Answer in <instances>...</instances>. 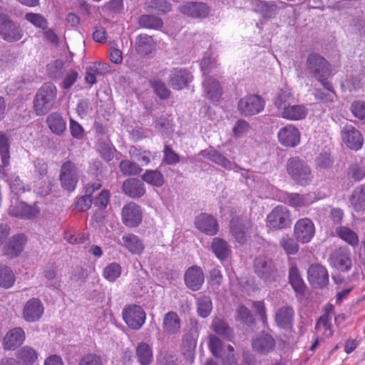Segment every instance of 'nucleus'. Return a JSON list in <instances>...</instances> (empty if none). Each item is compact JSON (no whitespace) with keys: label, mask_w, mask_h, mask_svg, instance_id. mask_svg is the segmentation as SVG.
Segmentation results:
<instances>
[{"label":"nucleus","mask_w":365,"mask_h":365,"mask_svg":"<svg viewBox=\"0 0 365 365\" xmlns=\"http://www.w3.org/2000/svg\"><path fill=\"white\" fill-rule=\"evenodd\" d=\"M306 66L309 73L317 79L325 89H331V83L327 81L331 76V68L327 59L318 53H310L307 56Z\"/></svg>","instance_id":"1"},{"label":"nucleus","mask_w":365,"mask_h":365,"mask_svg":"<svg viewBox=\"0 0 365 365\" xmlns=\"http://www.w3.org/2000/svg\"><path fill=\"white\" fill-rule=\"evenodd\" d=\"M57 88L51 83H44L36 93L34 100V110L37 115L47 113L53 106Z\"/></svg>","instance_id":"2"},{"label":"nucleus","mask_w":365,"mask_h":365,"mask_svg":"<svg viewBox=\"0 0 365 365\" xmlns=\"http://www.w3.org/2000/svg\"><path fill=\"white\" fill-rule=\"evenodd\" d=\"M287 171L297 184L306 186L312 179L309 166L299 158H291L287 162Z\"/></svg>","instance_id":"3"},{"label":"nucleus","mask_w":365,"mask_h":365,"mask_svg":"<svg viewBox=\"0 0 365 365\" xmlns=\"http://www.w3.org/2000/svg\"><path fill=\"white\" fill-rule=\"evenodd\" d=\"M255 274L265 283L277 281V269L273 260L267 256H259L254 261Z\"/></svg>","instance_id":"4"},{"label":"nucleus","mask_w":365,"mask_h":365,"mask_svg":"<svg viewBox=\"0 0 365 365\" xmlns=\"http://www.w3.org/2000/svg\"><path fill=\"white\" fill-rule=\"evenodd\" d=\"M252 222L245 215L234 216L230 223V232L235 240L240 245L250 239Z\"/></svg>","instance_id":"5"},{"label":"nucleus","mask_w":365,"mask_h":365,"mask_svg":"<svg viewBox=\"0 0 365 365\" xmlns=\"http://www.w3.org/2000/svg\"><path fill=\"white\" fill-rule=\"evenodd\" d=\"M267 226L270 229L282 230L292 225L291 213L289 209L283 205L275 207L267 216Z\"/></svg>","instance_id":"6"},{"label":"nucleus","mask_w":365,"mask_h":365,"mask_svg":"<svg viewBox=\"0 0 365 365\" xmlns=\"http://www.w3.org/2000/svg\"><path fill=\"white\" fill-rule=\"evenodd\" d=\"M316 228L313 221L308 217L299 219L293 227V237L297 242L307 244L312 241L315 235Z\"/></svg>","instance_id":"7"},{"label":"nucleus","mask_w":365,"mask_h":365,"mask_svg":"<svg viewBox=\"0 0 365 365\" xmlns=\"http://www.w3.org/2000/svg\"><path fill=\"white\" fill-rule=\"evenodd\" d=\"M59 179L63 188L68 191H73L78 182V170L76 165L70 160L63 163L61 168Z\"/></svg>","instance_id":"8"},{"label":"nucleus","mask_w":365,"mask_h":365,"mask_svg":"<svg viewBox=\"0 0 365 365\" xmlns=\"http://www.w3.org/2000/svg\"><path fill=\"white\" fill-rule=\"evenodd\" d=\"M264 101L257 95H248L242 98L237 104L239 112L250 116L260 113L264 108Z\"/></svg>","instance_id":"9"},{"label":"nucleus","mask_w":365,"mask_h":365,"mask_svg":"<svg viewBox=\"0 0 365 365\" xmlns=\"http://www.w3.org/2000/svg\"><path fill=\"white\" fill-rule=\"evenodd\" d=\"M123 318L130 328L138 330L144 324L146 314L141 307L132 304L123 309Z\"/></svg>","instance_id":"10"},{"label":"nucleus","mask_w":365,"mask_h":365,"mask_svg":"<svg viewBox=\"0 0 365 365\" xmlns=\"http://www.w3.org/2000/svg\"><path fill=\"white\" fill-rule=\"evenodd\" d=\"M44 313V307L42 302L38 298L28 300L22 310V317L27 322H36L40 320Z\"/></svg>","instance_id":"11"},{"label":"nucleus","mask_w":365,"mask_h":365,"mask_svg":"<svg viewBox=\"0 0 365 365\" xmlns=\"http://www.w3.org/2000/svg\"><path fill=\"white\" fill-rule=\"evenodd\" d=\"M300 132L294 125L288 124L281 128L277 133L278 140L284 147L294 148L300 143Z\"/></svg>","instance_id":"12"},{"label":"nucleus","mask_w":365,"mask_h":365,"mask_svg":"<svg viewBox=\"0 0 365 365\" xmlns=\"http://www.w3.org/2000/svg\"><path fill=\"white\" fill-rule=\"evenodd\" d=\"M184 282L190 290H200L205 282V274L202 268L197 265L188 267L184 274Z\"/></svg>","instance_id":"13"},{"label":"nucleus","mask_w":365,"mask_h":365,"mask_svg":"<svg viewBox=\"0 0 365 365\" xmlns=\"http://www.w3.org/2000/svg\"><path fill=\"white\" fill-rule=\"evenodd\" d=\"M308 279L314 288H323L329 282V274L327 269L319 264H312L307 271Z\"/></svg>","instance_id":"14"},{"label":"nucleus","mask_w":365,"mask_h":365,"mask_svg":"<svg viewBox=\"0 0 365 365\" xmlns=\"http://www.w3.org/2000/svg\"><path fill=\"white\" fill-rule=\"evenodd\" d=\"M123 222L129 227H135L142 221L140 207L135 202H130L123 206L121 212Z\"/></svg>","instance_id":"15"},{"label":"nucleus","mask_w":365,"mask_h":365,"mask_svg":"<svg viewBox=\"0 0 365 365\" xmlns=\"http://www.w3.org/2000/svg\"><path fill=\"white\" fill-rule=\"evenodd\" d=\"M341 138L344 143L351 150H359L363 145V138L360 132L351 125L343 127Z\"/></svg>","instance_id":"16"},{"label":"nucleus","mask_w":365,"mask_h":365,"mask_svg":"<svg viewBox=\"0 0 365 365\" xmlns=\"http://www.w3.org/2000/svg\"><path fill=\"white\" fill-rule=\"evenodd\" d=\"M180 11L187 16L195 19L206 18L210 9L204 2H187L179 7Z\"/></svg>","instance_id":"17"},{"label":"nucleus","mask_w":365,"mask_h":365,"mask_svg":"<svg viewBox=\"0 0 365 365\" xmlns=\"http://www.w3.org/2000/svg\"><path fill=\"white\" fill-rule=\"evenodd\" d=\"M0 34L8 42H15L23 36L20 26L12 21L5 19L0 25Z\"/></svg>","instance_id":"18"},{"label":"nucleus","mask_w":365,"mask_h":365,"mask_svg":"<svg viewBox=\"0 0 365 365\" xmlns=\"http://www.w3.org/2000/svg\"><path fill=\"white\" fill-rule=\"evenodd\" d=\"M26 237L24 235H15L12 236L4 245V255L10 259L19 256L24 248Z\"/></svg>","instance_id":"19"},{"label":"nucleus","mask_w":365,"mask_h":365,"mask_svg":"<svg viewBox=\"0 0 365 365\" xmlns=\"http://www.w3.org/2000/svg\"><path fill=\"white\" fill-rule=\"evenodd\" d=\"M25 332L21 327L9 330L4 337L3 346L6 350H15L25 341Z\"/></svg>","instance_id":"20"},{"label":"nucleus","mask_w":365,"mask_h":365,"mask_svg":"<svg viewBox=\"0 0 365 365\" xmlns=\"http://www.w3.org/2000/svg\"><path fill=\"white\" fill-rule=\"evenodd\" d=\"M39 212L36 206L29 205L23 202L11 205L8 210L9 215L21 219H31L35 217Z\"/></svg>","instance_id":"21"},{"label":"nucleus","mask_w":365,"mask_h":365,"mask_svg":"<svg viewBox=\"0 0 365 365\" xmlns=\"http://www.w3.org/2000/svg\"><path fill=\"white\" fill-rule=\"evenodd\" d=\"M195 225L200 231L208 235H215L218 231V224L215 218L206 213L196 217Z\"/></svg>","instance_id":"22"},{"label":"nucleus","mask_w":365,"mask_h":365,"mask_svg":"<svg viewBox=\"0 0 365 365\" xmlns=\"http://www.w3.org/2000/svg\"><path fill=\"white\" fill-rule=\"evenodd\" d=\"M192 81L190 72L181 68L174 69L170 76V84L173 89L181 90Z\"/></svg>","instance_id":"23"},{"label":"nucleus","mask_w":365,"mask_h":365,"mask_svg":"<svg viewBox=\"0 0 365 365\" xmlns=\"http://www.w3.org/2000/svg\"><path fill=\"white\" fill-rule=\"evenodd\" d=\"M294 316V311L292 307L283 306L277 310L275 322L280 328L289 329L293 326Z\"/></svg>","instance_id":"24"},{"label":"nucleus","mask_w":365,"mask_h":365,"mask_svg":"<svg viewBox=\"0 0 365 365\" xmlns=\"http://www.w3.org/2000/svg\"><path fill=\"white\" fill-rule=\"evenodd\" d=\"M181 320L175 312H168L163 317V329L168 335H177L180 332Z\"/></svg>","instance_id":"25"},{"label":"nucleus","mask_w":365,"mask_h":365,"mask_svg":"<svg viewBox=\"0 0 365 365\" xmlns=\"http://www.w3.org/2000/svg\"><path fill=\"white\" fill-rule=\"evenodd\" d=\"M120 245L134 255L143 253L145 245L140 237L133 233H125L123 235Z\"/></svg>","instance_id":"26"},{"label":"nucleus","mask_w":365,"mask_h":365,"mask_svg":"<svg viewBox=\"0 0 365 365\" xmlns=\"http://www.w3.org/2000/svg\"><path fill=\"white\" fill-rule=\"evenodd\" d=\"M122 189L126 195L132 198L140 197L145 193L143 182L135 178H129L125 180Z\"/></svg>","instance_id":"27"},{"label":"nucleus","mask_w":365,"mask_h":365,"mask_svg":"<svg viewBox=\"0 0 365 365\" xmlns=\"http://www.w3.org/2000/svg\"><path fill=\"white\" fill-rule=\"evenodd\" d=\"M252 345L257 352L266 354L274 349L275 341L269 334H262L253 339Z\"/></svg>","instance_id":"28"},{"label":"nucleus","mask_w":365,"mask_h":365,"mask_svg":"<svg viewBox=\"0 0 365 365\" xmlns=\"http://www.w3.org/2000/svg\"><path fill=\"white\" fill-rule=\"evenodd\" d=\"M308 114V109L305 106L289 104L284 110L279 113V115L289 120H299L305 118Z\"/></svg>","instance_id":"29"},{"label":"nucleus","mask_w":365,"mask_h":365,"mask_svg":"<svg viewBox=\"0 0 365 365\" xmlns=\"http://www.w3.org/2000/svg\"><path fill=\"white\" fill-rule=\"evenodd\" d=\"M211 250L217 259L220 261L227 259L231 255V246L229 243L220 237L212 239Z\"/></svg>","instance_id":"30"},{"label":"nucleus","mask_w":365,"mask_h":365,"mask_svg":"<svg viewBox=\"0 0 365 365\" xmlns=\"http://www.w3.org/2000/svg\"><path fill=\"white\" fill-rule=\"evenodd\" d=\"M15 355L18 363L22 365H34L38 359L37 351L28 345L21 347Z\"/></svg>","instance_id":"31"},{"label":"nucleus","mask_w":365,"mask_h":365,"mask_svg":"<svg viewBox=\"0 0 365 365\" xmlns=\"http://www.w3.org/2000/svg\"><path fill=\"white\" fill-rule=\"evenodd\" d=\"M202 87L206 96L212 101L220 98L222 91L220 83L212 77H206L202 82Z\"/></svg>","instance_id":"32"},{"label":"nucleus","mask_w":365,"mask_h":365,"mask_svg":"<svg viewBox=\"0 0 365 365\" xmlns=\"http://www.w3.org/2000/svg\"><path fill=\"white\" fill-rule=\"evenodd\" d=\"M202 155L215 164L227 169L233 170L237 165L215 150H203Z\"/></svg>","instance_id":"33"},{"label":"nucleus","mask_w":365,"mask_h":365,"mask_svg":"<svg viewBox=\"0 0 365 365\" xmlns=\"http://www.w3.org/2000/svg\"><path fill=\"white\" fill-rule=\"evenodd\" d=\"M46 123L51 131L57 135H63L66 129V121L57 112L52 113L47 117Z\"/></svg>","instance_id":"34"},{"label":"nucleus","mask_w":365,"mask_h":365,"mask_svg":"<svg viewBox=\"0 0 365 365\" xmlns=\"http://www.w3.org/2000/svg\"><path fill=\"white\" fill-rule=\"evenodd\" d=\"M286 202L291 207L300 209L312 204L313 198L310 194L286 193Z\"/></svg>","instance_id":"35"},{"label":"nucleus","mask_w":365,"mask_h":365,"mask_svg":"<svg viewBox=\"0 0 365 365\" xmlns=\"http://www.w3.org/2000/svg\"><path fill=\"white\" fill-rule=\"evenodd\" d=\"M135 356L140 365H150L153 361L151 346L145 343H139L135 348Z\"/></svg>","instance_id":"36"},{"label":"nucleus","mask_w":365,"mask_h":365,"mask_svg":"<svg viewBox=\"0 0 365 365\" xmlns=\"http://www.w3.org/2000/svg\"><path fill=\"white\" fill-rule=\"evenodd\" d=\"M155 49V43L150 36L140 34L135 40V50L141 56H147Z\"/></svg>","instance_id":"37"},{"label":"nucleus","mask_w":365,"mask_h":365,"mask_svg":"<svg viewBox=\"0 0 365 365\" xmlns=\"http://www.w3.org/2000/svg\"><path fill=\"white\" fill-rule=\"evenodd\" d=\"M349 202L356 212L365 210V185L357 186L353 190Z\"/></svg>","instance_id":"38"},{"label":"nucleus","mask_w":365,"mask_h":365,"mask_svg":"<svg viewBox=\"0 0 365 365\" xmlns=\"http://www.w3.org/2000/svg\"><path fill=\"white\" fill-rule=\"evenodd\" d=\"M289 282L297 294L301 295L304 294L306 285L298 268L295 266L291 267L289 270Z\"/></svg>","instance_id":"39"},{"label":"nucleus","mask_w":365,"mask_h":365,"mask_svg":"<svg viewBox=\"0 0 365 365\" xmlns=\"http://www.w3.org/2000/svg\"><path fill=\"white\" fill-rule=\"evenodd\" d=\"M332 264L339 270L345 272L351 269L352 261L349 253L338 250L332 256Z\"/></svg>","instance_id":"40"},{"label":"nucleus","mask_w":365,"mask_h":365,"mask_svg":"<svg viewBox=\"0 0 365 365\" xmlns=\"http://www.w3.org/2000/svg\"><path fill=\"white\" fill-rule=\"evenodd\" d=\"M196 341L190 334H186L182 337L181 350L187 360L192 362L195 357Z\"/></svg>","instance_id":"41"},{"label":"nucleus","mask_w":365,"mask_h":365,"mask_svg":"<svg viewBox=\"0 0 365 365\" xmlns=\"http://www.w3.org/2000/svg\"><path fill=\"white\" fill-rule=\"evenodd\" d=\"M0 155L1 157L2 164L0 165V175L1 178L5 177V167L9 164V151L8 139L5 134L0 133Z\"/></svg>","instance_id":"42"},{"label":"nucleus","mask_w":365,"mask_h":365,"mask_svg":"<svg viewBox=\"0 0 365 365\" xmlns=\"http://www.w3.org/2000/svg\"><path fill=\"white\" fill-rule=\"evenodd\" d=\"M294 101V97L289 89H281L274 98V105L279 110H284L289 104Z\"/></svg>","instance_id":"43"},{"label":"nucleus","mask_w":365,"mask_h":365,"mask_svg":"<svg viewBox=\"0 0 365 365\" xmlns=\"http://www.w3.org/2000/svg\"><path fill=\"white\" fill-rule=\"evenodd\" d=\"M336 233L339 237L345 241L352 247L359 245V239L358 235L346 226H341L336 229Z\"/></svg>","instance_id":"44"},{"label":"nucleus","mask_w":365,"mask_h":365,"mask_svg":"<svg viewBox=\"0 0 365 365\" xmlns=\"http://www.w3.org/2000/svg\"><path fill=\"white\" fill-rule=\"evenodd\" d=\"M107 64H102L100 63H95L88 67L86 69L85 77L86 81L91 85L96 83V76L98 75H102L103 72L107 71Z\"/></svg>","instance_id":"45"},{"label":"nucleus","mask_w":365,"mask_h":365,"mask_svg":"<svg viewBox=\"0 0 365 365\" xmlns=\"http://www.w3.org/2000/svg\"><path fill=\"white\" fill-rule=\"evenodd\" d=\"M16 281L13 271L6 265L0 264V287L5 289L11 287Z\"/></svg>","instance_id":"46"},{"label":"nucleus","mask_w":365,"mask_h":365,"mask_svg":"<svg viewBox=\"0 0 365 365\" xmlns=\"http://www.w3.org/2000/svg\"><path fill=\"white\" fill-rule=\"evenodd\" d=\"M142 179L148 184L158 187L164 184V177L158 170H147L142 175Z\"/></svg>","instance_id":"47"},{"label":"nucleus","mask_w":365,"mask_h":365,"mask_svg":"<svg viewBox=\"0 0 365 365\" xmlns=\"http://www.w3.org/2000/svg\"><path fill=\"white\" fill-rule=\"evenodd\" d=\"M122 267L117 262H111L103 270V277L110 282H115L121 275Z\"/></svg>","instance_id":"48"},{"label":"nucleus","mask_w":365,"mask_h":365,"mask_svg":"<svg viewBox=\"0 0 365 365\" xmlns=\"http://www.w3.org/2000/svg\"><path fill=\"white\" fill-rule=\"evenodd\" d=\"M212 327L214 331L222 337L230 339L232 336V331L231 328L220 318H215L212 322Z\"/></svg>","instance_id":"49"},{"label":"nucleus","mask_w":365,"mask_h":365,"mask_svg":"<svg viewBox=\"0 0 365 365\" xmlns=\"http://www.w3.org/2000/svg\"><path fill=\"white\" fill-rule=\"evenodd\" d=\"M299 242L295 238H292L288 235L282 236L279 240V245L287 255H293L298 252L299 250Z\"/></svg>","instance_id":"50"},{"label":"nucleus","mask_w":365,"mask_h":365,"mask_svg":"<svg viewBox=\"0 0 365 365\" xmlns=\"http://www.w3.org/2000/svg\"><path fill=\"white\" fill-rule=\"evenodd\" d=\"M139 24L145 29H159L163 26V22L159 17L145 14L140 17Z\"/></svg>","instance_id":"51"},{"label":"nucleus","mask_w":365,"mask_h":365,"mask_svg":"<svg viewBox=\"0 0 365 365\" xmlns=\"http://www.w3.org/2000/svg\"><path fill=\"white\" fill-rule=\"evenodd\" d=\"M64 72V63L62 61L56 60L47 65L48 75L53 79L57 80L61 78Z\"/></svg>","instance_id":"52"},{"label":"nucleus","mask_w":365,"mask_h":365,"mask_svg":"<svg viewBox=\"0 0 365 365\" xmlns=\"http://www.w3.org/2000/svg\"><path fill=\"white\" fill-rule=\"evenodd\" d=\"M119 168L123 175H136L141 173L142 168L134 162L129 160H122L119 164Z\"/></svg>","instance_id":"53"},{"label":"nucleus","mask_w":365,"mask_h":365,"mask_svg":"<svg viewBox=\"0 0 365 365\" xmlns=\"http://www.w3.org/2000/svg\"><path fill=\"white\" fill-rule=\"evenodd\" d=\"M212 309L211 299L207 296H202L197 299V313L203 318L208 317Z\"/></svg>","instance_id":"54"},{"label":"nucleus","mask_w":365,"mask_h":365,"mask_svg":"<svg viewBox=\"0 0 365 365\" xmlns=\"http://www.w3.org/2000/svg\"><path fill=\"white\" fill-rule=\"evenodd\" d=\"M347 176L354 182H358L365 177V171L363 170L359 162H355L349 166Z\"/></svg>","instance_id":"55"},{"label":"nucleus","mask_w":365,"mask_h":365,"mask_svg":"<svg viewBox=\"0 0 365 365\" xmlns=\"http://www.w3.org/2000/svg\"><path fill=\"white\" fill-rule=\"evenodd\" d=\"M25 19L36 28L41 29L47 28V20L40 14L29 12L26 14Z\"/></svg>","instance_id":"56"},{"label":"nucleus","mask_w":365,"mask_h":365,"mask_svg":"<svg viewBox=\"0 0 365 365\" xmlns=\"http://www.w3.org/2000/svg\"><path fill=\"white\" fill-rule=\"evenodd\" d=\"M331 327V324L328 315H324L317 321L315 325V329L318 331H323V334L326 337H330L333 334Z\"/></svg>","instance_id":"57"},{"label":"nucleus","mask_w":365,"mask_h":365,"mask_svg":"<svg viewBox=\"0 0 365 365\" xmlns=\"http://www.w3.org/2000/svg\"><path fill=\"white\" fill-rule=\"evenodd\" d=\"M78 77V73L75 69H69L66 73L65 76L60 84L61 87L63 89L68 90L71 88Z\"/></svg>","instance_id":"58"},{"label":"nucleus","mask_w":365,"mask_h":365,"mask_svg":"<svg viewBox=\"0 0 365 365\" xmlns=\"http://www.w3.org/2000/svg\"><path fill=\"white\" fill-rule=\"evenodd\" d=\"M163 160L168 165H173L180 162V156L170 145H165L163 149Z\"/></svg>","instance_id":"59"},{"label":"nucleus","mask_w":365,"mask_h":365,"mask_svg":"<svg viewBox=\"0 0 365 365\" xmlns=\"http://www.w3.org/2000/svg\"><path fill=\"white\" fill-rule=\"evenodd\" d=\"M327 91L324 92L321 89H317L314 93V97L317 100H320L325 103H333L336 98V95L334 91L333 86L331 89H326Z\"/></svg>","instance_id":"60"},{"label":"nucleus","mask_w":365,"mask_h":365,"mask_svg":"<svg viewBox=\"0 0 365 365\" xmlns=\"http://www.w3.org/2000/svg\"><path fill=\"white\" fill-rule=\"evenodd\" d=\"M151 86L159 98L166 99L169 97L170 92L163 81L160 80L153 81Z\"/></svg>","instance_id":"61"},{"label":"nucleus","mask_w":365,"mask_h":365,"mask_svg":"<svg viewBox=\"0 0 365 365\" xmlns=\"http://www.w3.org/2000/svg\"><path fill=\"white\" fill-rule=\"evenodd\" d=\"M250 124L245 120H238L235 124L232 132L235 138H241L246 135L250 130Z\"/></svg>","instance_id":"62"},{"label":"nucleus","mask_w":365,"mask_h":365,"mask_svg":"<svg viewBox=\"0 0 365 365\" xmlns=\"http://www.w3.org/2000/svg\"><path fill=\"white\" fill-rule=\"evenodd\" d=\"M154 125L161 133L168 134L172 131V123L164 116L158 118L155 121Z\"/></svg>","instance_id":"63"},{"label":"nucleus","mask_w":365,"mask_h":365,"mask_svg":"<svg viewBox=\"0 0 365 365\" xmlns=\"http://www.w3.org/2000/svg\"><path fill=\"white\" fill-rule=\"evenodd\" d=\"M351 110L353 115L360 119L365 120V102L354 101L351 106Z\"/></svg>","instance_id":"64"}]
</instances>
